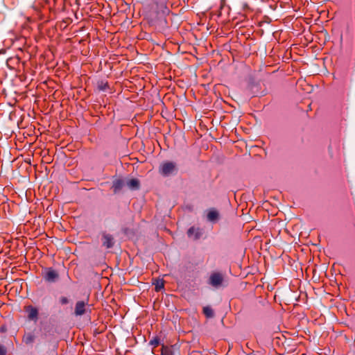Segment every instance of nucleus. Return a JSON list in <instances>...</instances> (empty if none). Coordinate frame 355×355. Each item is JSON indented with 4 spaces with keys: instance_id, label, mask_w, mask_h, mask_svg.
I'll use <instances>...</instances> for the list:
<instances>
[{
    "instance_id": "nucleus-1",
    "label": "nucleus",
    "mask_w": 355,
    "mask_h": 355,
    "mask_svg": "<svg viewBox=\"0 0 355 355\" xmlns=\"http://www.w3.org/2000/svg\"><path fill=\"white\" fill-rule=\"evenodd\" d=\"M175 164L172 162H166L161 164L159 172L164 176H168L175 171Z\"/></svg>"
},
{
    "instance_id": "nucleus-2",
    "label": "nucleus",
    "mask_w": 355,
    "mask_h": 355,
    "mask_svg": "<svg viewBox=\"0 0 355 355\" xmlns=\"http://www.w3.org/2000/svg\"><path fill=\"white\" fill-rule=\"evenodd\" d=\"M223 282V276L220 272H213L209 279V284L212 286L218 288L222 285Z\"/></svg>"
},
{
    "instance_id": "nucleus-3",
    "label": "nucleus",
    "mask_w": 355,
    "mask_h": 355,
    "mask_svg": "<svg viewBox=\"0 0 355 355\" xmlns=\"http://www.w3.org/2000/svg\"><path fill=\"white\" fill-rule=\"evenodd\" d=\"M24 309L27 313V317L28 320L37 322L38 320V309L31 305L25 306Z\"/></svg>"
},
{
    "instance_id": "nucleus-4",
    "label": "nucleus",
    "mask_w": 355,
    "mask_h": 355,
    "mask_svg": "<svg viewBox=\"0 0 355 355\" xmlns=\"http://www.w3.org/2000/svg\"><path fill=\"white\" fill-rule=\"evenodd\" d=\"M58 277V273L51 268H46L44 275V279L49 282H55Z\"/></svg>"
},
{
    "instance_id": "nucleus-5",
    "label": "nucleus",
    "mask_w": 355,
    "mask_h": 355,
    "mask_svg": "<svg viewBox=\"0 0 355 355\" xmlns=\"http://www.w3.org/2000/svg\"><path fill=\"white\" fill-rule=\"evenodd\" d=\"M102 241L103 245L106 248H110L114 245V238L111 234L103 233Z\"/></svg>"
},
{
    "instance_id": "nucleus-6",
    "label": "nucleus",
    "mask_w": 355,
    "mask_h": 355,
    "mask_svg": "<svg viewBox=\"0 0 355 355\" xmlns=\"http://www.w3.org/2000/svg\"><path fill=\"white\" fill-rule=\"evenodd\" d=\"M87 303L84 301H78L76 302L75 306V315H82L85 313V306Z\"/></svg>"
},
{
    "instance_id": "nucleus-7",
    "label": "nucleus",
    "mask_w": 355,
    "mask_h": 355,
    "mask_svg": "<svg viewBox=\"0 0 355 355\" xmlns=\"http://www.w3.org/2000/svg\"><path fill=\"white\" fill-rule=\"evenodd\" d=\"M187 234L189 238H191L194 240H197V239H200L202 234H201V231L199 228L195 227H191L189 229V230L187 232Z\"/></svg>"
},
{
    "instance_id": "nucleus-8",
    "label": "nucleus",
    "mask_w": 355,
    "mask_h": 355,
    "mask_svg": "<svg viewBox=\"0 0 355 355\" xmlns=\"http://www.w3.org/2000/svg\"><path fill=\"white\" fill-rule=\"evenodd\" d=\"M219 218V213L215 209H211L207 213V219L211 222H215Z\"/></svg>"
},
{
    "instance_id": "nucleus-9",
    "label": "nucleus",
    "mask_w": 355,
    "mask_h": 355,
    "mask_svg": "<svg viewBox=\"0 0 355 355\" xmlns=\"http://www.w3.org/2000/svg\"><path fill=\"white\" fill-rule=\"evenodd\" d=\"M123 187V182L121 180H116L114 181L112 189L114 193H118Z\"/></svg>"
},
{
    "instance_id": "nucleus-10",
    "label": "nucleus",
    "mask_w": 355,
    "mask_h": 355,
    "mask_svg": "<svg viewBox=\"0 0 355 355\" xmlns=\"http://www.w3.org/2000/svg\"><path fill=\"white\" fill-rule=\"evenodd\" d=\"M127 184L130 189L136 190L139 188V181L137 179L133 178L130 180Z\"/></svg>"
},
{
    "instance_id": "nucleus-11",
    "label": "nucleus",
    "mask_w": 355,
    "mask_h": 355,
    "mask_svg": "<svg viewBox=\"0 0 355 355\" xmlns=\"http://www.w3.org/2000/svg\"><path fill=\"white\" fill-rule=\"evenodd\" d=\"M35 340V336L31 333L26 334L22 338V340L26 344H31Z\"/></svg>"
},
{
    "instance_id": "nucleus-12",
    "label": "nucleus",
    "mask_w": 355,
    "mask_h": 355,
    "mask_svg": "<svg viewBox=\"0 0 355 355\" xmlns=\"http://www.w3.org/2000/svg\"><path fill=\"white\" fill-rule=\"evenodd\" d=\"M203 313L207 318L214 317V311H213L212 309L209 306H205L203 308Z\"/></svg>"
},
{
    "instance_id": "nucleus-13",
    "label": "nucleus",
    "mask_w": 355,
    "mask_h": 355,
    "mask_svg": "<svg viewBox=\"0 0 355 355\" xmlns=\"http://www.w3.org/2000/svg\"><path fill=\"white\" fill-rule=\"evenodd\" d=\"M155 289L156 291H159L162 288H164V284L163 280H157L155 284Z\"/></svg>"
},
{
    "instance_id": "nucleus-14",
    "label": "nucleus",
    "mask_w": 355,
    "mask_h": 355,
    "mask_svg": "<svg viewBox=\"0 0 355 355\" xmlns=\"http://www.w3.org/2000/svg\"><path fill=\"white\" fill-rule=\"evenodd\" d=\"M162 355H173L172 350L168 347H162Z\"/></svg>"
},
{
    "instance_id": "nucleus-15",
    "label": "nucleus",
    "mask_w": 355,
    "mask_h": 355,
    "mask_svg": "<svg viewBox=\"0 0 355 355\" xmlns=\"http://www.w3.org/2000/svg\"><path fill=\"white\" fill-rule=\"evenodd\" d=\"M7 350L5 346L0 345V355H6Z\"/></svg>"
},
{
    "instance_id": "nucleus-16",
    "label": "nucleus",
    "mask_w": 355,
    "mask_h": 355,
    "mask_svg": "<svg viewBox=\"0 0 355 355\" xmlns=\"http://www.w3.org/2000/svg\"><path fill=\"white\" fill-rule=\"evenodd\" d=\"M60 302L62 304H67L69 302V300L66 297H61L60 298Z\"/></svg>"
},
{
    "instance_id": "nucleus-17",
    "label": "nucleus",
    "mask_w": 355,
    "mask_h": 355,
    "mask_svg": "<svg viewBox=\"0 0 355 355\" xmlns=\"http://www.w3.org/2000/svg\"><path fill=\"white\" fill-rule=\"evenodd\" d=\"M150 344L154 347H157L159 345V339L155 338L150 341Z\"/></svg>"
},
{
    "instance_id": "nucleus-18",
    "label": "nucleus",
    "mask_w": 355,
    "mask_h": 355,
    "mask_svg": "<svg viewBox=\"0 0 355 355\" xmlns=\"http://www.w3.org/2000/svg\"><path fill=\"white\" fill-rule=\"evenodd\" d=\"M107 87V83L104 84L103 85L98 86L100 90H105Z\"/></svg>"
},
{
    "instance_id": "nucleus-19",
    "label": "nucleus",
    "mask_w": 355,
    "mask_h": 355,
    "mask_svg": "<svg viewBox=\"0 0 355 355\" xmlns=\"http://www.w3.org/2000/svg\"><path fill=\"white\" fill-rule=\"evenodd\" d=\"M162 6V8H163V10H162L163 13H166V12H168V8H167V7H166L164 4H163Z\"/></svg>"
}]
</instances>
